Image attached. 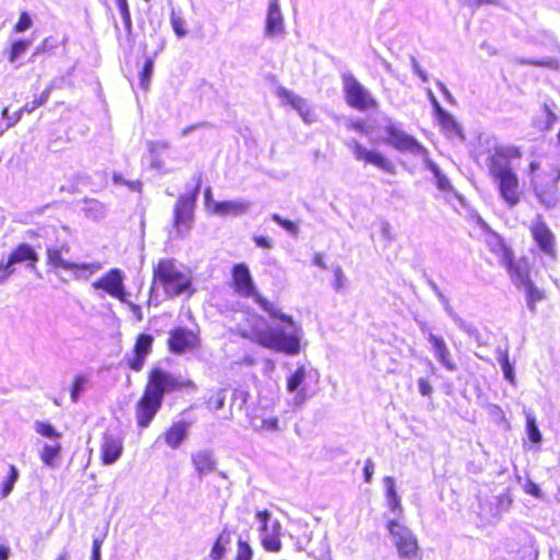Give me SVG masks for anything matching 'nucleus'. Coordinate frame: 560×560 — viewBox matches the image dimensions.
I'll return each instance as SVG.
<instances>
[{"instance_id":"1","label":"nucleus","mask_w":560,"mask_h":560,"mask_svg":"<svg viewBox=\"0 0 560 560\" xmlns=\"http://www.w3.org/2000/svg\"><path fill=\"white\" fill-rule=\"evenodd\" d=\"M232 287L241 298H252L270 317L279 319L285 326L268 327L255 331V340L262 347L287 354H298L301 349L303 329L292 316L280 311L277 304L264 298L255 285L249 268L241 262L232 269Z\"/></svg>"},{"instance_id":"2","label":"nucleus","mask_w":560,"mask_h":560,"mask_svg":"<svg viewBox=\"0 0 560 560\" xmlns=\"http://www.w3.org/2000/svg\"><path fill=\"white\" fill-rule=\"evenodd\" d=\"M182 388L195 389L192 381L155 368L149 373L148 384L140 400L136 405L137 423L148 428L160 410L165 394Z\"/></svg>"},{"instance_id":"3","label":"nucleus","mask_w":560,"mask_h":560,"mask_svg":"<svg viewBox=\"0 0 560 560\" xmlns=\"http://www.w3.org/2000/svg\"><path fill=\"white\" fill-rule=\"evenodd\" d=\"M520 156V149L515 147H497L488 156L489 174L498 187L500 197L510 209L521 200L518 177L510 162L511 159Z\"/></svg>"},{"instance_id":"4","label":"nucleus","mask_w":560,"mask_h":560,"mask_svg":"<svg viewBox=\"0 0 560 560\" xmlns=\"http://www.w3.org/2000/svg\"><path fill=\"white\" fill-rule=\"evenodd\" d=\"M539 171L540 164L533 161L529 164L530 186L538 202L547 209H552L559 201L558 182L560 180V167Z\"/></svg>"},{"instance_id":"5","label":"nucleus","mask_w":560,"mask_h":560,"mask_svg":"<svg viewBox=\"0 0 560 560\" xmlns=\"http://www.w3.org/2000/svg\"><path fill=\"white\" fill-rule=\"evenodd\" d=\"M154 280L159 281L166 294L179 295L190 287V278L179 270L172 259H163L154 268Z\"/></svg>"},{"instance_id":"6","label":"nucleus","mask_w":560,"mask_h":560,"mask_svg":"<svg viewBox=\"0 0 560 560\" xmlns=\"http://www.w3.org/2000/svg\"><path fill=\"white\" fill-rule=\"evenodd\" d=\"M38 260L39 256L31 245L20 244L9 254L7 259H0V284H4L16 271L15 266L18 264H25L27 269L37 271L36 264Z\"/></svg>"},{"instance_id":"7","label":"nucleus","mask_w":560,"mask_h":560,"mask_svg":"<svg viewBox=\"0 0 560 560\" xmlns=\"http://www.w3.org/2000/svg\"><path fill=\"white\" fill-rule=\"evenodd\" d=\"M312 377V370L304 365L299 366L287 380V390L292 395L291 405L301 408L314 393L307 386V380Z\"/></svg>"},{"instance_id":"8","label":"nucleus","mask_w":560,"mask_h":560,"mask_svg":"<svg viewBox=\"0 0 560 560\" xmlns=\"http://www.w3.org/2000/svg\"><path fill=\"white\" fill-rule=\"evenodd\" d=\"M343 91L347 103L359 110L375 107L377 104L371 93L351 73L343 75Z\"/></svg>"},{"instance_id":"9","label":"nucleus","mask_w":560,"mask_h":560,"mask_svg":"<svg viewBox=\"0 0 560 560\" xmlns=\"http://www.w3.org/2000/svg\"><path fill=\"white\" fill-rule=\"evenodd\" d=\"M200 179L191 195L180 196L174 207V228L179 235L186 234L191 226L195 200L199 192Z\"/></svg>"},{"instance_id":"10","label":"nucleus","mask_w":560,"mask_h":560,"mask_svg":"<svg viewBox=\"0 0 560 560\" xmlns=\"http://www.w3.org/2000/svg\"><path fill=\"white\" fill-rule=\"evenodd\" d=\"M387 528L400 557L412 558L416 556L418 542L408 527L396 521H389Z\"/></svg>"},{"instance_id":"11","label":"nucleus","mask_w":560,"mask_h":560,"mask_svg":"<svg viewBox=\"0 0 560 560\" xmlns=\"http://www.w3.org/2000/svg\"><path fill=\"white\" fill-rule=\"evenodd\" d=\"M386 133L388 136L387 143L394 147L396 150L418 155L422 159V161L429 155L428 150L412 136H409L394 125L386 127Z\"/></svg>"},{"instance_id":"12","label":"nucleus","mask_w":560,"mask_h":560,"mask_svg":"<svg viewBox=\"0 0 560 560\" xmlns=\"http://www.w3.org/2000/svg\"><path fill=\"white\" fill-rule=\"evenodd\" d=\"M530 234L545 255L556 258V236L540 214L532 222Z\"/></svg>"},{"instance_id":"13","label":"nucleus","mask_w":560,"mask_h":560,"mask_svg":"<svg viewBox=\"0 0 560 560\" xmlns=\"http://www.w3.org/2000/svg\"><path fill=\"white\" fill-rule=\"evenodd\" d=\"M346 145L352 151L357 161H364L365 163L373 164L387 173L394 172L393 163L381 152L368 150L355 139L347 140Z\"/></svg>"},{"instance_id":"14","label":"nucleus","mask_w":560,"mask_h":560,"mask_svg":"<svg viewBox=\"0 0 560 560\" xmlns=\"http://www.w3.org/2000/svg\"><path fill=\"white\" fill-rule=\"evenodd\" d=\"M200 339L192 330L177 327L170 332L168 348L175 354H183L199 346Z\"/></svg>"},{"instance_id":"15","label":"nucleus","mask_w":560,"mask_h":560,"mask_svg":"<svg viewBox=\"0 0 560 560\" xmlns=\"http://www.w3.org/2000/svg\"><path fill=\"white\" fill-rule=\"evenodd\" d=\"M94 289H102L109 295L117 298L120 302H126L124 287V273L119 269H112L97 281L92 283Z\"/></svg>"},{"instance_id":"16","label":"nucleus","mask_w":560,"mask_h":560,"mask_svg":"<svg viewBox=\"0 0 560 560\" xmlns=\"http://www.w3.org/2000/svg\"><path fill=\"white\" fill-rule=\"evenodd\" d=\"M282 34H284V21L279 1L271 0L266 16L265 36L267 38H273Z\"/></svg>"},{"instance_id":"17","label":"nucleus","mask_w":560,"mask_h":560,"mask_svg":"<svg viewBox=\"0 0 560 560\" xmlns=\"http://www.w3.org/2000/svg\"><path fill=\"white\" fill-rule=\"evenodd\" d=\"M122 440L113 433H105L101 444V457L104 465H112L122 454Z\"/></svg>"},{"instance_id":"18","label":"nucleus","mask_w":560,"mask_h":560,"mask_svg":"<svg viewBox=\"0 0 560 560\" xmlns=\"http://www.w3.org/2000/svg\"><path fill=\"white\" fill-rule=\"evenodd\" d=\"M501 265L506 268L511 281L518 289H522L523 287L532 282L529 278V268L526 260H514L512 255L511 257H509L508 261H503Z\"/></svg>"},{"instance_id":"19","label":"nucleus","mask_w":560,"mask_h":560,"mask_svg":"<svg viewBox=\"0 0 560 560\" xmlns=\"http://www.w3.org/2000/svg\"><path fill=\"white\" fill-rule=\"evenodd\" d=\"M278 96L290 104L300 114L304 121L312 122L314 120V113L305 98L294 94L285 88H280L278 90Z\"/></svg>"},{"instance_id":"20","label":"nucleus","mask_w":560,"mask_h":560,"mask_svg":"<svg viewBox=\"0 0 560 560\" xmlns=\"http://www.w3.org/2000/svg\"><path fill=\"white\" fill-rule=\"evenodd\" d=\"M153 343L151 335L141 334L138 336L135 345V357L130 360L131 370L139 372L142 370L147 355L150 353Z\"/></svg>"},{"instance_id":"21","label":"nucleus","mask_w":560,"mask_h":560,"mask_svg":"<svg viewBox=\"0 0 560 560\" xmlns=\"http://www.w3.org/2000/svg\"><path fill=\"white\" fill-rule=\"evenodd\" d=\"M427 340L432 346L436 360L448 371H455L456 364L452 360L451 352L442 337L429 332Z\"/></svg>"},{"instance_id":"22","label":"nucleus","mask_w":560,"mask_h":560,"mask_svg":"<svg viewBox=\"0 0 560 560\" xmlns=\"http://www.w3.org/2000/svg\"><path fill=\"white\" fill-rule=\"evenodd\" d=\"M190 423L186 421L174 422L165 432V443L173 450H176L186 440Z\"/></svg>"},{"instance_id":"23","label":"nucleus","mask_w":560,"mask_h":560,"mask_svg":"<svg viewBox=\"0 0 560 560\" xmlns=\"http://www.w3.org/2000/svg\"><path fill=\"white\" fill-rule=\"evenodd\" d=\"M191 462L199 477L208 475L215 469V459L213 457V453L208 450L192 453Z\"/></svg>"},{"instance_id":"24","label":"nucleus","mask_w":560,"mask_h":560,"mask_svg":"<svg viewBox=\"0 0 560 560\" xmlns=\"http://www.w3.org/2000/svg\"><path fill=\"white\" fill-rule=\"evenodd\" d=\"M281 525L278 521H273L266 532H261V542L266 550L278 552L281 549L280 541Z\"/></svg>"},{"instance_id":"25","label":"nucleus","mask_w":560,"mask_h":560,"mask_svg":"<svg viewBox=\"0 0 560 560\" xmlns=\"http://www.w3.org/2000/svg\"><path fill=\"white\" fill-rule=\"evenodd\" d=\"M250 207L248 201L231 200L214 203V212L219 215H240L245 213Z\"/></svg>"},{"instance_id":"26","label":"nucleus","mask_w":560,"mask_h":560,"mask_svg":"<svg viewBox=\"0 0 560 560\" xmlns=\"http://www.w3.org/2000/svg\"><path fill=\"white\" fill-rule=\"evenodd\" d=\"M68 252L69 248L67 245H62L61 247L47 246V264L54 268H61L68 270L69 268L74 267L73 262H70L62 258L61 253Z\"/></svg>"},{"instance_id":"27","label":"nucleus","mask_w":560,"mask_h":560,"mask_svg":"<svg viewBox=\"0 0 560 560\" xmlns=\"http://www.w3.org/2000/svg\"><path fill=\"white\" fill-rule=\"evenodd\" d=\"M61 444L59 440L51 441L50 443H44L40 452L42 462L49 467H56L58 465L57 459L60 456Z\"/></svg>"},{"instance_id":"28","label":"nucleus","mask_w":560,"mask_h":560,"mask_svg":"<svg viewBox=\"0 0 560 560\" xmlns=\"http://www.w3.org/2000/svg\"><path fill=\"white\" fill-rule=\"evenodd\" d=\"M383 482H384V486H385V489H386V499H387L388 508L394 513H396V512L401 513L402 506H401V503H400V498L397 494L396 489H395V480H394V478L390 477V476H386L383 479Z\"/></svg>"},{"instance_id":"29","label":"nucleus","mask_w":560,"mask_h":560,"mask_svg":"<svg viewBox=\"0 0 560 560\" xmlns=\"http://www.w3.org/2000/svg\"><path fill=\"white\" fill-rule=\"evenodd\" d=\"M490 250L498 255L500 264L508 261L509 257L513 255L512 250L504 244L503 240L497 235L491 234L487 240Z\"/></svg>"},{"instance_id":"30","label":"nucleus","mask_w":560,"mask_h":560,"mask_svg":"<svg viewBox=\"0 0 560 560\" xmlns=\"http://www.w3.org/2000/svg\"><path fill=\"white\" fill-rule=\"evenodd\" d=\"M423 163L425 167L433 173L436 186L440 190L448 191L452 189L448 178L441 172L439 166L429 158V155L423 160Z\"/></svg>"},{"instance_id":"31","label":"nucleus","mask_w":560,"mask_h":560,"mask_svg":"<svg viewBox=\"0 0 560 560\" xmlns=\"http://www.w3.org/2000/svg\"><path fill=\"white\" fill-rule=\"evenodd\" d=\"M526 295V304L532 313L536 312V304L545 299V292L538 289L533 281L522 288Z\"/></svg>"},{"instance_id":"32","label":"nucleus","mask_w":560,"mask_h":560,"mask_svg":"<svg viewBox=\"0 0 560 560\" xmlns=\"http://www.w3.org/2000/svg\"><path fill=\"white\" fill-rule=\"evenodd\" d=\"M84 214L92 220L103 219L106 214V207L104 203L96 199H90L84 201L82 208Z\"/></svg>"},{"instance_id":"33","label":"nucleus","mask_w":560,"mask_h":560,"mask_svg":"<svg viewBox=\"0 0 560 560\" xmlns=\"http://www.w3.org/2000/svg\"><path fill=\"white\" fill-rule=\"evenodd\" d=\"M90 384V378L88 375L78 374L73 378V383L70 389V397L72 402H78L83 395V393L88 389Z\"/></svg>"},{"instance_id":"34","label":"nucleus","mask_w":560,"mask_h":560,"mask_svg":"<svg viewBox=\"0 0 560 560\" xmlns=\"http://www.w3.org/2000/svg\"><path fill=\"white\" fill-rule=\"evenodd\" d=\"M72 268H69V271H72L74 277L77 279H84L86 280L90 276L95 273L102 268V265L100 262H92V264H74L73 262Z\"/></svg>"},{"instance_id":"35","label":"nucleus","mask_w":560,"mask_h":560,"mask_svg":"<svg viewBox=\"0 0 560 560\" xmlns=\"http://www.w3.org/2000/svg\"><path fill=\"white\" fill-rule=\"evenodd\" d=\"M444 310L447 313V315L453 319V322L458 326L459 329L465 331L469 336H474L477 334V328L470 324L464 320L450 305V303H446L444 305Z\"/></svg>"},{"instance_id":"36","label":"nucleus","mask_w":560,"mask_h":560,"mask_svg":"<svg viewBox=\"0 0 560 560\" xmlns=\"http://www.w3.org/2000/svg\"><path fill=\"white\" fill-rule=\"evenodd\" d=\"M9 475L5 480L2 482V487L0 489V499H4L10 495L13 491L16 481L19 480L20 472L14 465L9 466Z\"/></svg>"},{"instance_id":"37","label":"nucleus","mask_w":560,"mask_h":560,"mask_svg":"<svg viewBox=\"0 0 560 560\" xmlns=\"http://www.w3.org/2000/svg\"><path fill=\"white\" fill-rule=\"evenodd\" d=\"M230 542V533L226 529H223L219 535L214 546L212 547L210 558L211 560H221L225 548L224 546Z\"/></svg>"},{"instance_id":"38","label":"nucleus","mask_w":560,"mask_h":560,"mask_svg":"<svg viewBox=\"0 0 560 560\" xmlns=\"http://www.w3.org/2000/svg\"><path fill=\"white\" fill-rule=\"evenodd\" d=\"M34 429L36 433L49 439L50 441H57L61 438V433L57 432L56 429L48 422L35 421Z\"/></svg>"},{"instance_id":"39","label":"nucleus","mask_w":560,"mask_h":560,"mask_svg":"<svg viewBox=\"0 0 560 560\" xmlns=\"http://www.w3.org/2000/svg\"><path fill=\"white\" fill-rule=\"evenodd\" d=\"M252 428L257 432L280 430L278 418L258 419L252 422Z\"/></svg>"},{"instance_id":"40","label":"nucleus","mask_w":560,"mask_h":560,"mask_svg":"<svg viewBox=\"0 0 560 560\" xmlns=\"http://www.w3.org/2000/svg\"><path fill=\"white\" fill-rule=\"evenodd\" d=\"M514 62L518 63V65H530V66H536V67H546V68H550V69H555V70L559 69V62L553 58L536 60V59H525V58H521V57H515Z\"/></svg>"},{"instance_id":"41","label":"nucleus","mask_w":560,"mask_h":560,"mask_svg":"<svg viewBox=\"0 0 560 560\" xmlns=\"http://www.w3.org/2000/svg\"><path fill=\"white\" fill-rule=\"evenodd\" d=\"M526 430L528 439L533 443H539L541 441L540 431L536 424V419L530 411H526Z\"/></svg>"},{"instance_id":"42","label":"nucleus","mask_w":560,"mask_h":560,"mask_svg":"<svg viewBox=\"0 0 560 560\" xmlns=\"http://www.w3.org/2000/svg\"><path fill=\"white\" fill-rule=\"evenodd\" d=\"M31 46L30 40H16L12 44L8 60L15 63L16 60L23 56Z\"/></svg>"},{"instance_id":"43","label":"nucleus","mask_w":560,"mask_h":560,"mask_svg":"<svg viewBox=\"0 0 560 560\" xmlns=\"http://www.w3.org/2000/svg\"><path fill=\"white\" fill-rule=\"evenodd\" d=\"M54 86L52 84H49L44 91L43 93L39 95L38 98H35L33 102L31 103H26L23 107H22V110L26 112V113H33L36 108H38L39 106L46 104V102L48 101L49 96H50V93L52 91Z\"/></svg>"},{"instance_id":"44","label":"nucleus","mask_w":560,"mask_h":560,"mask_svg":"<svg viewBox=\"0 0 560 560\" xmlns=\"http://www.w3.org/2000/svg\"><path fill=\"white\" fill-rule=\"evenodd\" d=\"M171 24L177 37L183 38L187 35L186 21L175 10L171 13Z\"/></svg>"},{"instance_id":"45","label":"nucleus","mask_w":560,"mask_h":560,"mask_svg":"<svg viewBox=\"0 0 560 560\" xmlns=\"http://www.w3.org/2000/svg\"><path fill=\"white\" fill-rule=\"evenodd\" d=\"M154 69V61L152 58H148L140 72V86L147 91L150 86L151 77Z\"/></svg>"},{"instance_id":"46","label":"nucleus","mask_w":560,"mask_h":560,"mask_svg":"<svg viewBox=\"0 0 560 560\" xmlns=\"http://www.w3.org/2000/svg\"><path fill=\"white\" fill-rule=\"evenodd\" d=\"M438 117H439L440 124L442 125V127L445 130H447L450 132L457 131V129H458L457 122L455 121L454 117L451 114H448L446 110L439 114Z\"/></svg>"},{"instance_id":"47","label":"nucleus","mask_w":560,"mask_h":560,"mask_svg":"<svg viewBox=\"0 0 560 560\" xmlns=\"http://www.w3.org/2000/svg\"><path fill=\"white\" fill-rule=\"evenodd\" d=\"M147 147L151 155H160L170 148V142L166 140L149 141Z\"/></svg>"},{"instance_id":"48","label":"nucleus","mask_w":560,"mask_h":560,"mask_svg":"<svg viewBox=\"0 0 560 560\" xmlns=\"http://www.w3.org/2000/svg\"><path fill=\"white\" fill-rule=\"evenodd\" d=\"M272 220L289 233L293 235H296L299 233V226L292 221L282 219L279 214H272Z\"/></svg>"},{"instance_id":"49","label":"nucleus","mask_w":560,"mask_h":560,"mask_svg":"<svg viewBox=\"0 0 560 560\" xmlns=\"http://www.w3.org/2000/svg\"><path fill=\"white\" fill-rule=\"evenodd\" d=\"M105 537H106V533L93 538L91 560H101L102 559L101 549H102V545L104 542Z\"/></svg>"},{"instance_id":"50","label":"nucleus","mask_w":560,"mask_h":560,"mask_svg":"<svg viewBox=\"0 0 560 560\" xmlns=\"http://www.w3.org/2000/svg\"><path fill=\"white\" fill-rule=\"evenodd\" d=\"M24 110H22V108L18 112H15L13 115H10L9 114V110L8 108H4L2 110V118L7 120V124L5 126H3V128L9 129L11 127H13L22 117V114H23Z\"/></svg>"},{"instance_id":"51","label":"nucleus","mask_w":560,"mask_h":560,"mask_svg":"<svg viewBox=\"0 0 560 560\" xmlns=\"http://www.w3.org/2000/svg\"><path fill=\"white\" fill-rule=\"evenodd\" d=\"M334 276H335V281L332 283V287H334L335 291L338 292V291H340L341 289L345 288V285L347 283V278L343 275L342 269H341L340 266H337L334 269Z\"/></svg>"},{"instance_id":"52","label":"nucleus","mask_w":560,"mask_h":560,"mask_svg":"<svg viewBox=\"0 0 560 560\" xmlns=\"http://www.w3.org/2000/svg\"><path fill=\"white\" fill-rule=\"evenodd\" d=\"M500 364L504 374V377L509 380L510 382L514 381V373H513V366L509 362L508 353L502 354L500 359Z\"/></svg>"},{"instance_id":"53","label":"nucleus","mask_w":560,"mask_h":560,"mask_svg":"<svg viewBox=\"0 0 560 560\" xmlns=\"http://www.w3.org/2000/svg\"><path fill=\"white\" fill-rule=\"evenodd\" d=\"M55 47L54 43L50 40V38L44 39L34 50L32 54L30 61L35 62L38 55L42 52L48 51Z\"/></svg>"},{"instance_id":"54","label":"nucleus","mask_w":560,"mask_h":560,"mask_svg":"<svg viewBox=\"0 0 560 560\" xmlns=\"http://www.w3.org/2000/svg\"><path fill=\"white\" fill-rule=\"evenodd\" d=\"M252 556L253 552L249 545L245 541L240 540L236 560H252Z\"/></svg>"},{"instance_id":"55","label":"nucleus","mask_w":560,"mask_h":560,"mask_svg":"<svg viewBox=\"0 0 560 560\" xmlns=\"http://www.w3.org/2000/svg\"><path fill=\"white\" fill-rule=\"evenodd\" d=\"M117 7L120 12V15L124 20V23L127 27L131 26V18L128 9L127 0H117Z\"/></svg>"},{"instance_id":"56","label":"nucleus","mask_w":560,"mask_h":560,"mask_svg":"<svg viewBox=\"0 0 560 560\" xmlns=\"http://www.w3.org/2000/svg\"><path fill=\"white\" fill-rule=\"evenodd\" d=\"M544 113L546 117V121L544 125H539V129L541 130H549L552 125L555 124L557 116L551 112V109L548 107L547 104H544Z\"/></svg>"},{"instance_id":"57","label":"nucleus","mask_w":560,"mask_h":560,"mask_svg":"<svg viewBox=\"0 0 560 560\" xmlns=\"http://www.w3.org/2000/svg\"><path fill=\"white\" fill-rule=\"evenodd\" d=\"M225 401V395L223 390H219L215 395L209 398V405L214 410H220L223 408Z\"/></svg>"},{"instance_id":"58","label":"nucleus","mask_w":560,"mask_h":560,"mask_svg":"<svg viewBox=\"0 0 560 560\" xmlns=\"http://www.w3.org/2000/svg\"><path fill=\"white\" fill-rule=\"evenodd\" d=\"M270 517H271V514L267 510L258 511L256 513V518L260 523V532H266L268 528H270V525H269Z\"/></svg>"},{"instance_id":"59","label":"nucleus","mask_w":560,"mask_h":560,"mask_svg":"<svg viewBox=\"0 0 560 560\" xmlns=\"http://www.w3.org/2000/svg\"><path fill=\"white\" fill-rule=\"evenodd\" d=\"M31 25H32V20L30 18V15L26 12H23L20 15L19 22L15 25V31L19 33L24 32V31L28 30L31 27Z\"/></svg>"},{"instance_id":"60","label":"nucleus","mask_w":560,"mask_h":560,"mask_svg":"<svg viewBox=\"0 0 560 560\" xmlns=\"http://www.w3.org/2000/svg\"><path fill=\"white\" fill-rule=\"evenodd\" d=\"M488 413L495 420V421H503L504 420V412L503 410L494 404H490L487 407Z\"/></svg>"},{"instance_id":"61","label":"nucleus","mask_w":560,"mask_h":560,"mask_svg":"<svg viewBox=\"0 0 560 560\" xmlns=\"http://www.w3.org/2000/svg\"><path fill=\"white\" fill-rule=\"evenodd\" d=\"M374 468H375L374 462L371 458H368L365 460L364 468H363V474H364L365 482H371L372 481V477H373V474H374Z\"/></svg>"},{"instance_id":"62","label":"nucleus","mask_w":560,"mask_h":560,"mask_svg":"<svg viewBox=\"0 0 560 560\" xmlns=\"http://www.w3.org/2000/svg\"><path fill=\"white\" fill-rule=\"evenodd\" d=\"M465 4L470 8H478L486 4L501 5L500 0H465Z\"/></svg>"},{"instance_id":"63","label":"nucleus","mask_w":560,"mask_h":560,"mask_svg":"<svg viewBox=\"0 0 560 560\" xmlns=\"http://www.w3.org/2000/svg\"><path fill=\"white\" fill-rule=\"evenodd\" d=\"M418 388L422 396H430L432 393V386L429 381L423 377L418 380Z\"/></svg>"},{"instance_id":"64","label":"nucleus","mask_w":560,"mask_h":560,"mask_svg":"<svg viewBox=\"0 0 560 560\" xmlns=\"http://www.w3.org/2000/svg\"><path fill=\"white\" fill-rule=\"evenodd\" d=\"M525 491L532 495H534L535 498H542V492L539 488V486L537 483H535L534 481L529 480L525 487Z\"/></svg>"}]
</instances>
